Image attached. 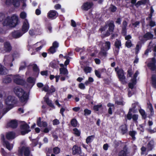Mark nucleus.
Returning <instances> with one entry per match:
<instances>
[{"label": "nucleus", "mask_w": 156, "mask_h": 156, "mask_svg": "<svg viewBox=\"0 0 156 156\" xmlns=\"http://www.w3.org/2000/svg\"><path fill=\"white\" fill-rule=\"evenodd\" d=\"M5 3L7 5L12 4L15 7H18L20 5L19 0H6Z\"/></svg>", "instance_id": "13"}, {"label": "nucleus", "mask_w": 156, "mask_h": 156, "mask_svg": "<svg viewBox=\"0 0 156 156\" xmlns=\"http://www.w3.org/2000/svg\"><path fill=\"white\" fill-rule=\"evenodd\" d=\"M60 149L58 147H56L53 148V152L55 154H57L59 153Z\"/></svg>", "instance_id": "42"}, {"label": "nucleus", "mask_w": 156, "mask_h": 156, "mask_svg": "<svg viewBox=\"0 0 156 156\" xmlns=\"http://www.w3.org/2000/svg\"><path fill=\"white\" fill-rule=\"evenodd\" d=\"M74 133L77 136H79L80 135V132L77 129L74 128L73 129Z\"/></svg>", "instance_id": "47"}, {"label": "nucleus", "mask_w": 156, "mask_h": 156, "mask_svg": "<svg viewBox=\"0 0 156 156\" xmlns=\"http://www.w3.org/2000/svg\"><path fill=\"white\" fill-rule=\"evenodd\" d=\"M139 112L140 114L141 115H142V117L144 119H145L147 117V115L146 114L145 111L142 109H141L139 110Z\"/></svg>", "instance_id": "36"}, {"label": "nucleus", "mask_w": 156, "mask_h": 156, "mask_svg": "<svg viewBox=\"0 0 156 156\" xmlns=\"http://www.w3.org/2000/svg\"><path fill=\"white\" fill-rule=\"evenodd\" d=\"M60 73L63 75H66L68 74L67 70L64 68H62L60 69Z\"/></svg>", "instance_id": "30"}, {"label": "nucleus", "mask_w": 156, "mask_h": 156, "mask_svg": "<svg viewBox=\"0 0 156 156\" xmlns=\"http://www.w3.org/2000/svg\"><path fill=\"white\" fill-rule=\"evenodd\" d=\"M93 5L92 3L87 2L83 4L82 6V8L84 10L87 11L90 9Z\"/></svg>", "instance_id": "15"}, {"label": "nucleus", "mask_w": 156, "mask_h": 156, "mask_svg": "<svg viewBox=\"0 0 156 156\" xmlns=\"http://www.w3.org/2000/svg\"><path fill=\"white\" fill-rule=\"evenodd\" d=\"M58 43L56 41H55L53 43L52 46L57 49L58 47Z\"/></svg>", "instance_id": "53"}, {"label": "nucleus", "mask_w": 156, "mask_h": 156, "mask_svg": "<svg viewBox=\"0 0 156 156\" xmlns=\"http://www.w3.org/2000/svg\"><path fill=\"white\" fill-rule=\"evenodd\" d=\"M115 46L117 49H119L121 47V42L120 41L116 39L115 41Z\"/></svg>", "instance_id": "35"}, {"label": "nucleus", "mask_w": 156, "mask_h": 156, "mask_svg": "<svg viewBox=\"0 0 156 156\" xmlns=\"http://www.w3.org/2000/svg\"><path fill=\"white\" fill-rule=\"evenodd\" d=\"M5 96V93L3 91L0 90V99L4 98Z\"/></svg>", "instance_id": "52"}, {"label": "nucleus", "mask_w": 156, "mask_h": 156, "mask_svg": "<svg viewBox=\"0 0 156 156\" xmlns=\"http://www.w3.org/2000/svg\"><path fill=\"white\" fill-rule=\"evenodd\" d=\"M35 79L32 77H28L27 80V83L29 84V87L30 88L32 87L34 84L35 83Z\"/></svg>", "instance_id": "17"}, {"label": "nucleus", "mask_w": 156, "mask_h": 156, "mask_svg": "<svg viewBox=\"0 0 156 156\" xmlns=\"http://www.w3.org/2000/svg\"><path fill=\"white\" fill-rule=\"evenodd\" d=\"M136 83V81L135 80H131V81L129 84V88L132 89L134 87V86Z\"/></svg>", "instance_id": "34"}, {"label": "nucleus", "mask_w": 156, "mask_h": 156, "mask_svg": "<svg viewBox=\"0 0 156 156\" xmlns=\"http://www.w3.org/2000/svg\"><path fill=\"white\" fill-rule=\"evenodd\" d=\"M58 15V14L55 10H51L49 11L48 13V16L49 18H55Z\"/></svg>", "instance_id": "16"}, {"label": "nucleus", "mask_w": 156, "mask_h": 156, "mask_svg": "<svg viewBox=\"0 0 156 156\" xmlns=\"http://www.w3.org/2000/svg\"><path fill=\"white\" fill-rule=\"evenodd\" d=\"M45 101L49 106L51 107H54V106L52 103L51 101L49 100L48 97H45L44 98Z\"/></svg>", "instance_id": "28"}, {"label": "nucleus", "mask_w": 156, "mask_h": 156, "mask_svg": "<svg viewBox=\"0 0 156 156\" xmlns=\"http://www.w3.org/2000/svg\"><path fill=\"white\" fill-rule=\"evenodd\" d=\"M29 33L30 34L31 36L33 35L36 34L35 33L34 30L33 29H30L29 30Z\"/></svg>", "instance_id": "62"}, {"label": "nucleus", "mask_w": 156, "mask_h": 156, "mask_svg": "<svg viewBox=\"0 0 156 156\" xmlns=\"http://www.w3.org/2000/svg\"><path fill=\"white\" fill-rule=\"evenodd\" d=\"M34 70L36 72H38L39 71V69L36 65H34L33 66Z\"/></svg>", "instance_id": "61"}, {"label": "nucleus", "mask_w": 156, "mask_h": 156, "mask_svg": "<svg viewBox=\"0 0 156 156\" xmlns=\"http://www.w3.org/2000/svg\"><path fill=\"white\" fill-rule=\"evenodd\" d=\"M71 125L73 127H76L77 125V121L75 119H73L71 121Z\"/></svg>", "instance_id": "39"}, {"label": "nucleus", "mask_w": 156, "mask_h": 156, "mask_svg": "<svg viewBox=\"0 0 156 156\" xmlns=\"http://www.w3.org/2000/svg\"><path fill=\"white\" fill-rule=\"evenodd\" d=\"M132 116L130 112H129L127 115V118L129 120H130L132 118Z\"/></svg>", "instance_id": "63"}, {"label": "nucleus", "mask_w": 156, "mask_h": 156, "mask_svg": "<svg viewBox=\"0 0 156 156\" xmlns=\"http://www.w3.org/2000/svg\"><path fill=\"white\" fill-rule=\"evenodd\" d=\"M149 21V25L150 26L152 27H154L155 25V23L154 21H152V20H150V21Z\"/></svg>", "instance_id": "59"}, {"label": "nucleus", "mask_w": 156, "mask_h": 156, "mask_svg": "<svg viewBox=\"0 0 156 156\" xmlns=\"http://www.w3.org/2000/svg\"><path fill=\"white\" fill-rule=\"evenodd\" d=\"M12 50V47L8 42H6L4 44V50H2V53L10 52Z\"/></svg>", "instance_id": "14"}, {"label": "nucleus", "mask_w": 156, "mask_h": 156, "mask_svg": "<svg viewBox=\"0 0 156 156\" xmlns=\"http://www.w3.org/2000/svg\"><path fill=\"white\" fill-rule=\"evenodd\" d=\"M17 125V122L15 120H12L8 123L7 124V127H10L12 128L16 127Z\"/></svg>", "instance_id": "19"}, {"label": "nucleus", "mask_w": 156, "mask_h": 156, "mask_svg": "<svg viewBox=\"0 0 156 156\" xmlns=\"http://www.w3.org/2000/svg\"><path fill=\"white\" fill-rule=\"evenodd\" d=\"M15 137V133L12 132H10L6 134V137L8 140L13 139Z\"/></svg>", "instance_id": "22"}, {"label": "nucleus", "mask_w": 156, "mask_h": 156, "mask_svg": "<svg viewBox=\"0 0 156 156\" xmlns=\"http://www.w3.org/2000/svg\"><path fill=\"white\" fill-rule=\"evenodd\" d=\"M136 132L135 131H130L129 132V135L132 137V139L134 140L136 139L135 136V135L136 134Z\"/></svg>", "instance_id": "29"}, {"label": "nucleus", "mask_w": 156, "mask_h": 156, "mask_svg": "<svg viewBox=\"0 0 156 156\" xmlns=\"http://www.w3.org/2000/svg\"><path fill=\"white\" fill-rule=\"evenodd\" d=\"M58 62L55 61H52L50 64V65L51 67L53 68H55L57 66Z\"/></svg>", "instance_id": "40"}, {"label": "nucleus", "mask_w": 156, "mask_h": 156, "mask_svg": "<svg viewBox=\"0 0 156 156\" xmlns=\"http://www.w3.org/2000/svg\"><path fill=\"white\" fill-rule=\"evenodd\" d=\"M79 87L82 90L84 89L85 88L84 84L82 83H80L79 84Z\"/></svg>", "instance_id": "55"}, {"label": "nucleus", "mask_w": 156, "mask_h": 156, "mask_svg": "<svg viewBox=\"0 0 156 156\" xmlns=\"http://www.w3.org/2000/svg\"><path fill=\"white\" fill-rule=\"evenodd\" d=\"M72 154L74 155H80L82 154V150L80 147L77 145L73 146L72 148Z\"/></svg>", "instance_id": "8"}, {"label": "nucleus", "mask_w": 156, "mask_h": 156, "mask_svg": "<svg viewBox=\"0 0 156 156\" xmlns=\"http://www.w3.org/2000/svg\"><path fill=\"white\" fill-rule=\"evenodd\" d=\"M107 51H106L105 49H104V48H101V50L99 53V56L103 57H106L107 56Z\"/></svg>", "instance_id": "25"}, {"label": "nucleus", "mask_w": 156, "mask_h": 156, "mask_svg": "<svg viewBox=\"0 0 156 156\" xmlns=\"http://www.w3.org/2000/svg\"><path fill=\"white\" fill-rule=\"evenodd\" d=\"M111 43L109 41H105L102 45L101 48L106 50V51H108L110 48Z\"/></svg>", "instance_id": "24"}, {"label": "nucleus", "mask_w": 156, "mask_h": 156, "mask_svg": "<svg viewBox=\"0 0 156 156\" xmlns=\"http://www.w3.org/2000/svg\"><path fill=\"white\" fill-rule=\"evenodd\" d=\"M152 82L153 86L156 87V76L154 75L152 76Z\"/></svg>", "instance_id": "37"}, {"label": "nucleus", "mask_w": 156, "mask_h": 156, "mask_svg": "<svg viewBox=\"0 0 156 156\" xmlns=\"http://www.w3.org/2000/svg\"><path fill=\"white\" fill-rule=\"evenodd\" d=\"M14 90L16 94L20 98V100L21 102H26L28 95L22 88L19 87H16L14 88Z\"/></svg>", "instance_id": "3"}, {"label": "nucleus", "mask_w": 156, "mask_h": 156, "mask_svg": "<svg viewBox=\"0 0 156 156\" xmlns=\"http://www.w3.org/2000/svg\"><path fill=\"white\" fill-rule=\"evenodd\" d=\"M55 91V89L53 86H51L50 87V88L49 90L48 94H50L54 92Z\"/></svg>", "instance_id": "43"}, {"label": "nucleus", "mask_w": 156, "mask_h": 156, "mask_svg": "<svg viewBox=\"0 0 156 156\" xmlns=\"http://www.w3.org/2000/svg\"><path fill=\"white\" fill-rule=\"evenodd\" d=\"M41 11L40 9H37L35 11V14L37 15H39L41 14Z\"/></svg>", "instance_id": "64"}, {"label": "nucleus", "mask_w": 156, "mask_h": 156, "mask_svg": "<svg viewBox=\"0 0 156 156\" xmlns=\"http://www.w3.org/2000/svg\"><path fill=\"white\" fill-rule=\"evenodd\" d=\"M140 48L141 47L138 44L136 45V47L135 48L136 53V54L138 53L140 49Z\"/></svg>", "instance_id": "54"}, {"label": "nucleus", "mask_w": 156, "mask_h": 156, "mask_svg": "<svg viewBox=\"0 0 156 156\" xmlns=\"http://www.w3.org/2000/svg\"><path fill=\"white\" fill-rule=\"evenodd\" d=\"M8 70L4 67L0 65V74L2 75L5 74L7 73Z\"/></svg>", "instance_id": "26"}, {"label": "nucleus", "mask_w": 156, "mask_h": 156, "mask_svg": "<svg viewBox=\"0 0 156 156\" xmlns=\"http://www.w3.org/2000/svg\"><path fill=\"white\" fill-rule=\"evenodd\" d=\"M4 60L5 61H9V62H12L14 60V58L12 56H5Z\"/></svg>", "instance_id": "32"}, {"label": "nucleus", "mask_w": 156, "mask_h": 156, "mask_svg": "<svg viewBox=\"0 0 156 156\" xmlns=\"http://www.w3.org/2000/svg\"><path fill=\"white\" fill-rule=\"evenodd\" d=\"M139 72L137 71L134 74V75H133V79H132V80H136V77H137V75H138V74H139Z\"/></svg>", "instance_id": "60"}, {"label": "nucleus", "mask_w": 156, "mask_h": 156, "mask_svg": "<svg viewBox=\"0 0 156 156\" xmlns=\"http://www.w3.org/2000/svg\"><path fill=\"white\" fill-rule=\"evenodd\" d=\"M95 73L96 76L98 78H100L101 77V73L99 69L98 70H95Z\"/></svg>", "instance_id": "49"}, {"label": "nucleus", "mask_w": 156, "mask_h": 156, "mask_svg": "<svg viewBox=\"0 0 156 156\" xmlns=\"http://www.w3.org/2000/svg\"><path fill=\"white\" fill-rule=\"evenodd\" d=\"M94 138V135H91L88 136L86 139V143L87 144L91 143Z\"/></svg>", "instance_id": "33"}, {"label": "nucleus", "mask_w": 156, "mask_h": 156, "mask_svg": "<svg viewBox=\"0 0 156 156\" xmlns=\"http://www.w3.org/2000/svg\"><path fill=\"white\" fill-rule=\"evenodd\" d=\"M23 153H24L25 156H29L30 154L29 148L25 147L19 148L18 151L19 155V156H23Z\"/></svg>", "instance_id": "6"}, {"label": "nucleus", "mask_w": 156, "mask_h": 156, "mask_svg": "<svg viewBox=\"0 0 156 156\" xmlns=\"http://www.w3.org/2000/svg\"><path fill=\"white\" fill-rule=\"evenodd\" d=\"M20 16L21 19H24L26 17L27 14L25 12H22L20 13Z\"/></svg>", "instance_id": "46"}, {"label": "nucleus", "mask_w": 156, "mask_h": 156, "mask_svg": "<svg viewBox=\"0 0 156 156\" xmlns=\"http://www.w3.org/2000/svg\"><path fill=\"white\" fill-rule=\"evenodd\" d=\"M18 19L15 15L12 16L11 17H7L3 22V25L9 27H15L18 24Z\"/></svg>", "instance_id": "1"}, {"label": "nucleus", "mask_w": 156, "mask_h": 156, "mask_svg": "<svg viewBox=\"0 0 156 156\" xmlns=\"http://www.w3.org/2000/svg\"><path fill=\"white\" fill-rule=\"evenodd\" d=\"M30 27V24L27 19H25L23 22L22 31L24 34L27 32L29 29Z\"/></svg>", "instance_id": "10"}, {"label": "nucleus", "mask_w": 156, "mask_h": 156, "mask_svg": "<svg viewBox=\"0 0 156 156\" xmlns=\"http://www.w3.org/2000/svg\"><path fill=\"white\" fill-rule=\"evenodd\" d=\"M122 30L124 32H125L126 30V26L127 25V22L125 21H124L122 23Z\"/></svg>", "instance_id": "48"}, {"label": "nucleus", "mask_w": 156, "mask_h": 156, "mask_svg": "<svg viewBox=\"0 0 156 156\" xmlns=\"http://www.w3.org/2000/svg\"><path fill=\"white\" fill-rule=\"evenodd\" d=\"M56 48L51 46L50 47L49 49L50 52L52 54H53L56 51Z\"/></svg>", "instance_id": "51"}, {"label": "nucleus", "mask_w": 156, "mask_h": 156, "mask_svg": "<svg viewBox=\"0 0 156 156\" xmlns=\"http://www.w3.org/2000/svg\"><path fill=\"white\" fill-rule=\"evenodd\" d=\"M13 79L14 82L18 84L22 85L24 82V81L18 75L13 76Z\"/></svg>", "instance_id": "11"}, {"label": "nucleus", "mask_w": 156, "mask_h": 156, "mask_svg": "<svg viewBox=\"0 0 156 156\" xmlns=\"http://www.w3.org/2000/svg\"><path fill=\"white\" fill-rule=\"evenodd\" d=\"M48 89H49V87L48 85H45L44 87L42 89V90H44L45 92H48Z\"/></svg>", "instance_id": "58"}, {"label": "nucleus", "mask_w": 156, "mask_h": 156, "mask_svg": "<svg viewBox=\"0 0 156 156\" xmlns=\"http://www.w3.org/2000/svg\"><path fill=\"white\" fill-rule=\"evenodd\" d=\"M24 34L22 31H16L12 32L9 35V38L11 39L12 38H18Z\"/></svg>", "instance_id": "9"}, {"label": "nucleus", "mask_w": 156, "mask_h": 156, "mask_svg": "<svg viewBox=\"0 0 156 156\" xmlns=\"http://www.w3.org/2000/svg\"><path fill=\"white\" fill-rule=\"evenodd\" d=\"M115 25L113 21H111L108 25L101 28L100 30L101 31L102 37H105L109 36L111 33L112 32L114 29Z\"/></svg>", "instance_id": "2"}, {"label": "nucleus", "mask_w": 156, "mask_h": 156, "mask_svg": "<svg viewBox=\"0 0 156 156\" xmlns=\"http://www.w3.org/2000/svg\"><path fill=\"white\" fill-rule=\"evenodd\" d=\"M83 70L86 74L90 73L91 70V68L87 66L84 67Z\"/></svg>", "instance_id": "41"}, {"label": "nucleus", "mask_w": 156, "mask_h": 156, "mask_svg": "<svg viewBox=\"0 0 156 156\" xmlns=\"http://www.w3.org/2000/svg\"><path fill=\"white\" fill-rule=\"evenodd\" d=\"M14 97L12 96H9L5 100V103L8 107L6 108L7 109V111L5 112L4 114H5L7 111L12 108V105L14 103Z\"/></svg>", "instance_id": "4"}, {"label": "nucleus", "mask_w": 156, "mask_h": 156, "mask_svg": "<svg viewBox=\"0 0 156 156\" xmlns=\"http://www.w3.org/2000/svg\"><path fill=\"white\" fill-rule=\"evenodd\" d=\"M115 70L117 72L120 80L123 82H125V77L124 75L123 70L121 69H119V67H117L115 68Z\"/></svg>", "instance_id": "5"}, {"label": "nucleus", "mask_w": 156, "mask_h": 156, "mask_svg": "<svg viewBox=\"0 0 156 156\" xmlns=\"http://www.w3.org/2000/svg\"><path fill=\"white\" fill-rule=\"evenodd\" d=\"M129 152L126 147H124L123 149L118 154L119 156H127Z\"/></svg>", "instance_id": "21"}, {"label": "nucleus", "mask_w": 156, "mask_h": 156, "mask_svg": "<svg viewBox=\"0 0 156 156\" xmlns=\"http://www.w3.org/2000/svg\"><path fill=\"white\" fill-rule=\"evenodd\" d=\"M13 76L12 75L8 76L3 79V82L5 83H10L12 80V78H13Z\"/></svg>", "instance_id": "23"}, {"label": "nucleus", "mask_w": 156, "mask_h": 156, "mask_svg": "<svg viewBox=\"0 0 156 156\" xmlns=\"http://www.w3.org/2000/svg\"><path fill=\"white\" fill-rule=\"evenodd\" d=\"M94 81V80L93 78L89 77L87 80L84 83V84L86 85H88L91 83H92Z\"/></svg>", "instance_id": "38"}, {"label": "nucleus", "mask_w": 156, "mask_h": 156, "mask_svg": "<svg viewBox=\"0 0 156 156\" xmlns=\"http://www.w3.org/2000/svg\"><path fill=\"white\" fill-rule=\"evenodd\" d=\"M153 37V35L149 32L146 33L143 37H140L139 38L140 40L142 41H146L152 39Z\"/></svg>", "instance_id": "12"}, {"label": "nucleus", "mask_w": 156, "mask_h": 156, "mask_svg": "<svg viewBox=\"0 0 156 156\" xmlns=\"http://www.w3.org/2000/svg\"><path fill=\"white\" fill-rule=\"evenodd\" d=\"M41 118H39L37 119V124L39 127H46L47 126V124L45 122H41Z\"/></svg>", "instance_id": "20"}, {"label": "nucleus", "mask_w": 156, "mask_h": 156, "mask_svg": "<svg viewBox=\"0 0 156 156\" xmlns=\"http://www.w3.org/2000/svg\"><path fill=\"white\" fill-rule=\"evenodd\" d=\"M138 115L136 114H134L132 115V118L133 120L135 122H137L138 119Z\"/></svg>", "instance_id": "45"}, {"label": "nucleus", "mask_w": 156, "mask_h": 156, "mask_svg": "<svg viewBox=\"0 0 156 156\" xmlns=\"http://www.w3.org/2000/svg\"><path fill=\"white\" fill-rule=\"evenodd\" d=\"M59 123H60V122H59V120L57 119H54L53 121V124L54 125H58V124H59Z\"/></svg>", "instance_id": "56"}, {"label": "nucleus", "mask_w": 156, "mask_h": 156, "mask_svg": "<svg viewBox=\"0 0 156 156\" xmlns=\"http://www.w3.org/2000/svg\"><path fill=\"white\" fill-rule=\"evenodd\" d=\"M3 144L5 146L6 148L9 150H11L13 148V145L12 144H10L8 141L3 140Z\"/></svg>", "instance_id": "18"}, {"label": "nucleus", "mask_w": 156, "mask_h": 156, "mask_svg": "<svg viewBox=\"0 0 156 156\" xmlns=\"http://www.w3.org/2000/svg\"><path fill=\"white\" fill-rule=\"evenodd\" d=\"M84 115H88L90 114L91 113L90 110H88L87 109H86L84 110Z\"/></svg>", "instance_id": "57"}, {"label": "nucleus", "mask_w": 156, "mask_h": 156, "mask_svg": "<svg viewBox=\"0 0 156 156\" xmlns=\"http://www.w3.org/2000/svg\"><path fill=\"white\" fill-rule=\"evenodd\" d=\"M154 146V142L153 141H151L148 144L147 146V148L148 150H151Z\"/></svg>", "instance_id": "31"}, {"label": "nucleus", "mask_w": 156, "mask_h": 156, "mask_svg": "<svg viewBox=\"0 0 156 156\" xmlns=\"http://www.w3.org/2000/svg\"><path fill=\"white\" fill-rule=\"evenodd\" d=\"M21 134L22 135H24L30 131V127L24 122L21 125Z\"/></svg>", "instance_id": "7"}, {"label": "nucleus", "mask_w": 156, "mask_h": 156, "mask_svg": "<svg viewBox=\"0 0 156 156\" xmlns=\"http://www.w3.org/2000/svg\"><path fill=\"white\" fill-rule=\"evenodd\" d=\"M126 46L128 48L131 47L132 46L131 41L130 40L127 41L125 44Z\"/></svg>", "instance_id": "44"}, {"label": "nucleus", "mask_w": 156, "mask_h": 156, "mask_svg": "<svg viewBox=\"0 0 156 156\" xmlns=\"http://www.w3.org/2000/svg\"><path fill=\"white\" fill-rule=\"evenodd\" d=\"M102 107L101 105H97L94 106V109L96 111H98L99 109L101 108Z\"/></svg>", "instance_id": "50"}, {"label": "nucleus", "mask_w": 156, "mask_h": 156, "mask_svg": "<svg viewBox=\"0 0 156 156\" xmlns=\"http://www.w3.org/2000/svg\"><path fill=\"white\" fill-rule=\"evenodd\" d=\"M121 133L122 134L126 133L127 131V127L126 125H124L121 126L120 127Z\"/></svg>", "instance_id": "27"}]
</instances>
